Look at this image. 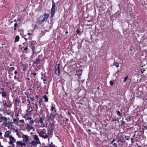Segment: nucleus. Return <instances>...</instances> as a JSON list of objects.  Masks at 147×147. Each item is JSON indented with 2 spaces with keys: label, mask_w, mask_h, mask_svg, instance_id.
Here are the masks:
<instances>
[{
  "label": "nucleus",
  "mask_w": 147,
  "mask_h": 147,
  "mask_svg": "<svg viewBox=\"0 0 147 147\" xmlns=\"http://www.w3.org/2000/svg\"><path fill=\"white\" fill-rule=\"evenodd\" d=\"M22 66L23 67V70H24L25 68V66L24 65L22 64Z\"/></svg>",
  "instance_id": "4c0bfd02"
},
{
  "label": "nucleus",
  "mask_w": 147,
  "mask_h": 147,
  "mask_svg": "<svg viewBox=\"0 0 147 147\" xmlns=\"http://www.w3.org/2000/svg\"><path fill=\"white\" fill-rule=\"evenodd\" d=\"M2 95L3 97L5 98L7 97V95L6 93L4 91H3L2 92Z\"/></svg>",
  "instance_id": "aec40b11"
},
{
  "label": "nucleus",
  "mask_w": 147,
  "mask_h": 147,
  "mask_svg": "<svg viewBox=\"0 0 147 147\" xmlns=\"http://www.w3.org/2000/svg\"><path fill=\"white\" fill-rule=\"evenodd\" d=\"M4 147L3 146H1V147Z\"/></svg>",
  "instance_id": "774afa93"
},
{
  "label": "nucleus",
  "mask_w": 147,
  "mask_h": 147,
  "mask_svg": "<svg viewBox=\"0 0 147 147\" xmlns=\"http://www.w3.org/2000/svg\"><path fill=\"white\" fill-rule=\"evenodd\" d=\"M2 122V116L0 117V123Z\"/></svg>",
  "instance_id": "f704fd0d"
},
{
  "label": "nucleus",
  "mask_w": 147,
  "mask_h": 147,
  "mask_svg": "<svg viewBox=\"0 0 147 147\" xmlns=\"http://www.w3.org/2000/svg\"><path fill=\"white\" fill-rule=\"evenodd\" d=\"M33 137H34V140L38 143L39 144H40L41 143L40 141L38 136L37 135H34L33 136Z\"/></svg>",
  "instance_id": "9b49d317"
},
{
  "label": "nucleus",
  "mask_w": 147,
  "mask_h": 147,
  "mask_svg": "<svg viewBox=\"0 0 147 147\" xmlns=\"http://www.w3.org/2000/svg\"><path fill=\"white\" fill-rule=\"evenodd\" d=\"M28 49V48H27V47H26L25 48H24V50H25V51H26V50H27V49Z\"/></svg>",
  "instance_id": "09e8293b"
},
{
  "label": "nucleus",
  "mask_w": 147,
  "mask_h": 147,
  "mask_svg": "<svg viewBox=\"0 0 147 147\" xmlns=\"http://www.w3.org/2000/svg\"><path fill=\"white\" fill-rule=\"evenodd\" d=\"M55 115H53L52 113H51V115L48 118V120L49 121L53 120V119L55 117Z\"/></svg>",
  "instance_id": "ddd939ff"
},
{
  "label": "nucleus",
  "mask_w": 147,
  "mask_h": 147,
  "mask_svg": "<svg viewBox=\"0 0 147 147\" xmlns=\"http://www.w3.org/2000/svg\"><path fill=\"white\" fill-rule=\"evenodd\" d=\"M114 146L115 147H117V145L116 143H114L113 144Z\"/></svg>",
  "instance_id": "c03bdc74"
},
{
  "label": "nucleus",
  "mask_w": 147,
  "mask_h": 147,
  "mask_svg": "<svg viewBox=\"0 0 147 147\" xmlns=\"http://www.w3.org/2000/svg\"><path fill=\"white\" fill-rule=\"evenodd\" d=\"M3 105L4 106V107L5 108H10L11 107L7 101H3Z\"/></svg>",
  "instance_id": "0eeeda50"
},
{
  "label": "nucleus",
  "mask_w": 147,
  "mask_h": 147,
  "mask_svg": "<svg viewBox=\"0 0 147 147\" xmlns=\"http://www.w3.org/2000/svg\"><path fill=\"white\" fill-rule=\"evenodd\" d=\"M27 128L31 129L33 128V127L32 126H31L27 124Z\"/></svg>",
  "instance_id": "4be33fe9"
},
{
  "label": "nucleus",
  "mask_w": 147,
  "mask_h": 147,
  "mask_svg": "<svg viewBox=\"0 0 147 147\" xmlns=\"http://www.w3.org/2000/svg\"><path fill=\"white\" fill-rule=\"evenodd\" d=\"M35 96L36 98H38V95H36Z\"/></svg>",
  "instance_id": "5fc2aeb1"
},
{
  "label": "nucleus",
  "mask_w": 147,
  "mask_h": 147,
  "mask_svg": "<svg viewBox=\"0 0 147 147\" xmlns=\"http://www.w3.org/2000/svg\"><path fill=\"white\" fill-rule=\"evenodd\" d=\"M30 144H31L32 145L34 146H36L39 143L34 140H32L31 142L30 141Z\"/></svg>",
  "instance_id": "f8f14e48"
},
{
  "label": "nucleus",
  "mask_w": 147,
  "mask_h": 147,
  "mask_svg": "<svg viewBox=\"0 0 147 147\" xmlns=\"http://www.w3.org/2000/svg\"><path fill=\"white\" fill-rule=\"evenodd\" d=\"M121 124L122 125H124L125 124V122L123 121H122L121 122Z\"/></svg>",
  "instance_id": "ea45409f"
},
{
  "label": "nucleus",
  "mask_w": 147,
  "mask_h": 147,
  "mask_svg": "<svg viewBox=\"0 0 147 147\" xmlns=\"http://www.w3.org/2000/svg\"><path fill=\"white\" fill-rule=\"evenodd\" d=\"M52 7L51 10V17L52 18L55 13V3L54 2L53 0L52 1Z\"/></svg>",
  "instance_id": "f03ea898"
},
{
  "label": "nucleus",
  "mask_w": 147,
  "mask_h": 147,
  "mask_svg": "<svg viewBox=\"0 0 147 147\" xmlns=\"http://www.w3.org/2000/svg\"><path fill=\"white\" fill-rule=\"evenodd\" d=\"M11 133L9 132V131H7L5 133L4 135V136L5 137H9V136H10L9 135Z\"/></svg>",
  "instance_id": "dca6fc26"
},
{
  "label": "nucleus",
  "mask_w": 147,
  "mask_h": 147,
  "mask_svg": "<svg viewBox=\"0 0 147 147\" xmlns=\"http://www.w3.org/2000/svg\"><path fill=\"white\" fill-rule=\"evenodd\" d=\"M22 138L23 139V142L26 145L30 144V139H29V136L27 135H24L22 136Z\"/></svg>",
  "instance_id": "f257e3e1"
},
{
  "label": "nucleus",
  "mask_w": 147,
  "mask_h": 147,
  "mask_svg": "<svg viewBox=\"0 0 147 147\" xmlns=\"http://www.w3.org/2000/svg\"><path fill=\"white\" fill-rule=\"evenodd\" d=\"M117 115L119 116H121V114L120 112L119 111H117Z\"/></svg>",
  "instance_id": "a878e982"
},
{
  "label": "nucleus",
  "mask_w": 147,
  "mask_h": 147,
  "mask_svg": "<svg viewBox=\"0 0 147 147\" xmlns=\"http://www.w3.org/2000/svg\"><path fill=\"white\" fill-rule=\"evenodd\" d=\"M114 141H115V140H113L112 141V142H111V144H112V143H113V142H114Z\"/></svg>",
  "instance_id": "603ef678"
},
{
  "label": "nucleus",
  "mask_w": 147,
  "mask_h": 147,
  "mask_svg": "<svg viewBox=\"0 0 147 147\" xmlns=\"http://www.w3.org/2000/svg\"><path fill=\"white\" fill-rule=\"evenodd\" d=\"M80 31L79 29H77L76 31V32L77 33H79L80 32Z\"/></svg>",
  "instance_id": "37998d69"
},
{
  "label": "nucleus",
  "mask_w": 147,
  "mask_h": 147,
  "mask_svg": "<svg viewBox=\"0 0 147 147\" xmlns=\"http://www.w3.org/2000/svg\"><path fill=\"white\" fill-rule=\"evenodd\" d=\"M15 102H19V100H18V99H16L15 100Z\"/></svg>",
  "instance_id": "a18cd8bd"
},
{
  "label": "nucleus",
  "mask_w": 147,
  "mask_h": 147,
  "mask_svg": "<svg viewBox=\"0 0 147 147\" xmlns=\"http://www.w3.org/2000/svg\"><path fill=\"white\" fill-rule=\"evenodd\" d=\"M141 132H142V133H144V131H141Z\"/></svg>",
  "instance_id": "052dcab7"
},
{
  "label": "nucleus",
  "mask_w": 147,
  "mask_h": 147,
  "mask_svg": "<svg viewBox=\"0 0 147 147\" xmlns=\"http://www.w3.org/2000/svg\"><path fill=\"white\" fill-rule=\"evenodd\" d=\"M9 138L10 140V141L9 142V144L11 145L14 144L13 143L16 142V140L14 138V137L12 136H9Z\"/></svg>",
  "instance_id": "423d86ee"
},
{
  "label": "nucleus",
  "mask_w": 147,
  "mask_h": 147,
  "mask_svg": "<svg viewBox=\"0 0 147 147\" xmlns=\"http://www.w3.org/2000/svg\"><path fill=\"white\" fill-rule=\"evenodd\" d=\"M146 69H145L144 68H141V71L142 73H143L144 72V71H146Z\"/></svg>",
  "instance_id": "cd10ccee"
},
{
  "label": "nucleus",
  "mask_w": 147,
  "mask_h": 147,
  "mask_svg": "<svg viewBox=\"0 0 147 147\" xmlns=\"http://www.w3.org/2000/svg\"><path fill=\"white\" fill-rule=\"evenodd\" d=\"M44 20H47L48 18L49 15L48 14H45L42 15Z\"/></svg>",
  "instance_id": "6ab92c4d"
},
{
  "label": "nucleus",
  "mask_w": 147,
  "mask_h": 147,
  "mask_svg": "<svg viewBox=\"0 0 147 147\" xmlns=\"http://www.w3.org/2000/svg\"><path fill=\"white\" fill-rule=\"evenodd\" d=\"M99 87H97V89H99Z\"/></svg>",
  "instance_id": "0e129e2a"
},
{
  "label": "nucleus",
  "mask_w": 147,
  "mask_h": 147,
  "mask_svg": "<svg viewBox=\"0 0 147 147\" xmlns=\"http://www.w3.org/2000/svg\"><path fill=\"white\" fill-rule=\"evenodd\" d=\"M45 117H40L39 119L38 120V123H39L40 124H42L43 123V121L45 120Z\"/></svg>",
  "instance_id": "4468645a"
},
{
  "label": "nucleus",
  "mask_w": 147,
  "mask_h": 147,
  "mask_svg": "<svg viewBox=\"0 0 147 147\" xmlns=\"http://www.w3.org/2000/svg\"><path fill=\"white\" fill-rule=\"evenodd\" d=\"M19 38H20L18 36H16L15 37L14 42H16L18 41L19 40Z\"/></svg>",
  "instance_id": "412c9836"
},
{
  "label": "nucleus",
  "mask_w": 147,
  "mask_h": 147,
  "mask_svg": "<svg viewBox=\"0 0 147 147\" xmlns=\"http://www.w3.org/2000/svg\"><path fill=\"white\" fill-rule=\"evenodd\" d=\"M146 74H147V68H146Z\"/></svg>",
  "instance_id": "69168bd1"
},
{
  "label": "nucleus",
  "mask_w": 147,
  "mask_h": 147,
  "mask_svg": "<svg viewBox=\"0 0 147 147\" xmlns=\"http://www.w3.org/2000/svg\"><path fill=\"white\" fill-rule=\"evenodd\" d=\"M35 106H36V107L38 106L37 103H36V104L35 105Z\"/></svg>",
  "instance_id": "6e6d98bb"
},
{
  "label": "nucleus",
  "mask_w": 147,
  "mask_h": 147,
  "mask_svg": "<svg viewBox=\"0 0 147 147\" xmlns=\"http://www.w3.org/2000/svg\"><path fill=\"white\" fill-rule=\"evenodd\" d=\"M14 123L13 122L9 121V126L10 127V126H12L13 125V124Z\"/></svg>",
  "instance_id": "c85d7f7f"
},
{
  "label": "nucleus",
  "mask_w": 147,
  "mask_h": 147,
  "mask_svg": "<svg viewBox=\"0 0 147 147\" xmlns=\"http://www.w3.org/2000/svg\"><path fill=\"white\" fill-rule=\"evenodd\" d=\"M54 109H55V108L53 106H52L51 107V110L53 111Z\"/></svg>",
  "instance_id": "58836bf2"
},
{
  "label": "nucleus",
  "mask_w": 147,
  "mask_h": 147,
  "mask_svg": "<svg viewBox=\"0 0 147 147\" xmlns=\"http://www.w3.org/2000/svg\"><path fill=\"white\" fill-rule=\"evenodd\" d=\"M116 74H117V73H116L114 75H115V76H116Z\"/></svg>",
  "instance_id": "e2e57ef3"
},
{
  "label": "nucleus",
  "mask_w": 147,
  "mask_h": 147,
  "mask_svg": "<svg viewBox=\"0 0 147 147\" xmlns=\"http://www.w3.org/2000/svg\"><path fill=\"white\" fill-rule=\"evenodd\" d=\"M10 69L11 71H13L15 70V68L14 67H10Z\"/></svg>",
  "instance_id": "7c9ffc66"
},
{
  "label": "nucleus",
  "mask_w": 147,
  "mask_h": 147,
  "mask_svg": "<svg viewBox=\"0 0 147 147\" xmlns=\"http://www.w3.org/2000/svg\"><path fill=\"white\" fill-rule=\"evenodd\" d=\"M42 102V99H40V100L39 101V103L40 104V105H41V103Z\"/></svg>",
  "instance_id": "79ce46f5"
},
{
  "label": "nucleus",
  "mask_w": 147,
  "mask_h": 147,
  "mask_svg": "<svg viewBox=\"0 0 147 147\" xmlns=\"http://www.w3.org/2000/svg\"><path fill=\"white\" fill-rule=\"evenodd\" d=\"M17 25H17V24L16 23H15V24H14V27H16V26H17Z\"/></svg>",
  "instance_id": "49530a36"
},
{
  "label": "nucleus",
  "mask_w": 147,
  "mask_h": 147,
  "mask_svg": "<svg viewBox=\"0 0 147 147\" xmlns=\"http://www.w3.org/2000/svg\"><path fill=\"white\" fill-rule=\"evenodd\" d=\"M15 146L14 144H12L11 145V146H8V147H15Z\"/></svg>",
  "instance_id": "c9c22d12"
},
{
  "label": "nucleus",
  "mask_w": 147,
  "mask_h": 147,
  "mask_svg": "<svg viewBox=\"0 0 147 147\" xmlns=\"http://www.w3.org/2000/svg\"><path fill=\"white\" fill-rule=\"evenodd\" d=\"M128 78V76H127L124 78L123 80V82H125L127 80Z\"/></svg>",
  "instance_id": "c756f323"
},
{
  "label": "nucleus",
  "mask_w": 147,
  "mask_h": 147,
  "mask_svg": "<svg viewBox=\"0 0 147 147\" xmlns=\"http://www.w3.org/2000/svg\"><path fill=\"white\" fill-rule=\"evenodd\" d=\"M40 60L38 58H37L35 60L34 62L36 64H38V62L40 61Z\"/></svg>",
  "instance_id": "b1692460"
},
{
  "label": "nucleus",
  "mask_w": 147,
  "mask_h": 147,
  "mask_svg": "<svg viewBox=\"0 0 147 147\" xmlns=\"http://www.w3.org/2000/svg\"><path fill=\"white\" fill-rule=\"evenodd\" d=\"M68 33V32L67 31H66L65 32V33L66 34H67Z\"/></svg>",
  "instance_id": "4d7b16f0"
},
{
  "label": "nucleus",
  "mask_w": 147,
  "mask_h": 147,
  "mask_svg": "<svg viewBox=\"0 0 147 147\" xmlns=\"http://www.w3.org/2000/svg\"><path fill=\"white\" fill-rule=\"evenodd\" d=\"M110 84L111 86H112L113 84V81H110Z\"/></svg>",
  "instance_id": "2f4dec72"
},
{
  "label": "nucleus",
  "mask_w": 147,
  "mask_h": 147,
  "mask_svg": "<svg viewBox=\"0 0 147 147\" xmlns=\"http://www.w3.org/2000/svg\"><path fill=\"white\" fill-rule=\"evenodd\" d=\"M131 142L132 143H134V139H133V138H131Z\"/></svg>",
  "instance_id": "a19ab883"
},
{
  "label": "nucleus",
  "mask_w": 147,
  "mask_h": 147,
  "mask_svg": "<svg viewBox=\"0 0 147 147\" xmlns=\"http://www.w3.org/2000/svg\"><path fill=\"white\" fill-rule=\"evenodd\" d=\"M44 21L45 20L42 16H40V17L38 18V21L39 23H41Z\"/></svg>",
  "instance_id": "f3484780"
},
{
  "label": "nucleus",
  "mask_w": 147,
  "mask_h": 147,
  "mask_svg": "<svg viewBox=\"0 0 147 147\" xmlns=\"http://www.w3.org/2000/svg\"><path fill=\"white\" fill-rule=\"evenodd\" d=\"M9 120L10 118H8V119L5 116H2V125L4 124V123L5 122L6 120Z\"/></svg>",
  "instance_id": "a211bd4d"
},
{
  "label": "nucleus",
  "mask_w": 147,
  "mask_h": 147,
  "mask_svg": "<svg viewBox=\"0 0 147 147\" xmlns=\"http://www.w3.org/2000/svg\"><path fill=\"white\" fill-rule=\"evenodd\" d=\"M36 109H38V106H37V107H36Z\"/></svg>",
  "instance_id": "bf43d9fd"
},
{
  "label": "nucleus",
  "mask_w": 147,
  "mask_h": 147,
  "mask_svg": "<svg viewBox=\"0 0 147 147\" xmlns=\"http://www.w3.org/2000/svg\"><path fill=\"white\" fill-rule=\"evenodd\" d=\"M8 119L6 120L5 122L4 123V124L3 125L5 127L8 128V129L9 128V121H8Z\"/></svg>",
  "instance_id": "9d476101"
},
{
  "label": "nucleus",
  "mask_w": 147,
  "mask_h": 147,
  "mask_svg": "<svg viewBox=\"0 0 147 147\" xmlns=\"http://www.w3.org/2000/svg\"><path fill=\"white\" fill-rule=\"evenodd\" d=\"M2 134V133H1V132L0 133V136H1Z\"/></svg>",
  "instance_id": "13d9d810"
},
{
  "label": "nucleus",
  "mask_w": 147,
  "mask_h": 147,
  "mask_svg": "<svg viewBox=\"0 0 147 147\" xmlns=\"http://www.w3.org/2000/svg\"><path fill=\"white\" fill-rule=\"evenodd\" d=\"M20 122H21V123H24V121L23 119H22V120H20Z\"/></svg>",
  "instance_id": "473e14b6"
},
{
  "label": "nucleus",
  "mask_w": 147,
  "mask_h": 147,
  "mask_svg": "<svg viewBox=\"0 0 147 147\" xmlns=\"http://www.w3.org/2000/svg\"><path fill=\"white\" fill-rule=\"evenodd\" d=\"M82 73V71L81 70H80L76 72V74L75 75H77L79 77V79H78V82H80V79L81 78V76Z\"/></svg>",
  "instance_id": "39448f33"
},
{
  "label": "nucleus",
  "mask_w": 147,
  "mask_h": 147,
  "mask_svg": "<svg viewBox=\"0 0 147 147\" xmlns=\"http://www.w3.org/2000/svg\"><path fill=\"white\" fill-rule=\"evenodd\" d=\"M26 146L25 144L22 141H17L16 142V147H23Z\"/></svg>",
  "instance_id": "20e7f679"
},
{
  "label": "nucleus",
  "mask_w": 147,
  "mask_h": 147,
  "mask_svg": "<svg viewBox=\"0 0 147 147\" xmlns=\"http://www.w3.org/2000/svg\"><path fill=\"white\" fill-rule=\"evenodd\" d=\"M27 119L30 120V121L32 120V118L30 117H28Z\"/></svg>",
  "instance_id": "e433bc0d"
},
{
  "label": "nucleus",
  "mask_w": 147,
  "mask_h": 147,
  "mask_svg": "<svg viewBox=\"0 0 147 147\" xmlns=\"http://www.w3.org/2000/svg\"><path fill=\"white\" fill-rule=\"evenodd\" d=\"M60 71V64H58L55 67V73L59 75V74Z\"/></svg>",
  "instance_id": "1a4fd4ad"
},
{
  "label": "nucleus",
  "mask_w": 147,
  "mask_h": 147,
  "mask_svg": "<svg viewBox=\"0 0 147 147\" xmlns=\"http://www.w3.org/2000/svg\"><path fill=\"white\" fill-rule=\"evenodd\" d=\"M32 49L33 51V53H34V50L35 49V47L34 46H33L32 45L31 46Z\"/></svg>",
  "instance_id": "bb28decb"
},
{
  "label": "nucleus",
  "mask_w": 147,
  "mask_h": 147,
  "mask_svg": "<svg viewBox=\"0 0 147 147\" xmlns=\"http://www.w3.org/2000/svg\"><path fill=\"white\" fill-rule=\"evenodd\" d=\"M16 27H15L14 28V30H15L16 29Z\"/></svg>",
  "instance_id": "338daca9"
},
{
  "label": "nucleus",
  "mask_w": 147,
  "mask_h": 147,
  "mask_svg": "<svg viewBox=\"0 0 147 147\" xmlns=\"http://www.w3.org/2000/svg\"><path fill=\"white\" fill-rule=\"evenodd\" d=\"M114 65L117 67H118L119 66V64L117 62L114 63Z\"/></svg>",
  "instance_id": "393cba45"
},
{
  "label": "nucleus",
  "mask_w": 147,
  "mask_h": 147,
  "mask_svg": "<svg viewBox=\"0 0 147 147\" xmlns=\"http://www.w3.org/2000/svg\"><path fill=\"white\" fill-rule=\"evenodd\" d=\"M118 142H120L121 143H123L125 142V141L124 140V138L122 136L118 138Z\"/></svg>",
  "instance_id": "2eb2a0df"
},
{
  "label": "nucleus",
  "mask_w": 147,
  "mask_h": 147,
  "mask_svg": "<svg viewBox=\"0 0 147 147\" xmlns=\"http://www.w3.org/2000/svg\"><path fill=\"white\" fill-rule=\"evenodd\" d=\"M39 136L43 138L46 139L48 138L49 136L47 135H45V132L44 131H40L38 133Z\"/></svg>",
  "instance_id": "7ed1b4c3"
},
{
  "label": "nucleus",
  "mask_w": 147,
  "mask_h": 147,
  "mask_svg": "<svg viewBox=\"0 0 147 147\" xmlns=\"http://www.w3.org/2000/svg\"><path fill=\"white\" fill-rule=\"evenodd\" d=\"M16 119H13V122L15 123L16 122Z\"/></svg>",
  "instance_id": "8fccbe9b"
},
{
  "label": "nucleus",
  "mask_w": 147,
  "mask_h": 147,
  "mask_svg": "<svg viewBox=\"0 0 147 147\" xmlns=\"http://www.w3.org/2000/svg\"><path fill=\"white\" fill-rule=\"evenodd\" d=\"M15 131L16 133V135L20 138H22V136L24 135L22 132H19L17 129H16Z\"/></svg>",
  "instance_id": "6e6552de"
},
{
  "label": "nucleus",
  "mask_w": 147,
  "mask_h": 147,
  "mask_svg": "<svg viewBox=\"0 0 147 147\" xmlns=\"http://www.w3.org/2000/svg\"><path fill=\"white\" fill-rule=\"evenodd\" d=\"M17 73H18L16 71H15V72H14L15 74H17Z\"/></svg>",
  "instance_id": "3c124183"
},
{
  "label": "nucleus",
  "mask_w": 147,
  "mask_h": 147,
  "mask_svg": "<svg viewBox=\"0 0 147 147\" xmlns=\"http://www.w3.org/2000/svg\"><path fill=\"white\" fill-rule=\"evenodd\" d=\"M43 98L45 99V102H47L48 101V99L47 98V96L46 95L44 96H43Z\"/></svg>",
  "instance_id": "5701e85b"
},
{
  "label": "nucleus",
  "mask_w": 147,
  "mask_h": 147,
  "mask_svg": "<svg viewBox=\"0 0 147 147\" xmlns=\"http://www.w3.org/2000/svg\"><path fill=\"white\" fill-rule=\"evenodd\" d=\"M66 120L67 121H68V119H66Z\"/></svg>",
  "instance_id": "680f3d73"
},
{
  "label": "nucleus",
  "mask_w": 147,
  "mask_h": 147,
  "mask_svg": "<svg viewBox=\"0 0 147 147\" xmlns=\"http://www.w3.org/2000/svg\"><path fill=\"white\" fill-rule=\"evenodd\" d=\"M34 123V121L33 120H32L30 121V123L31 124H33Z\"/></svg>",
  "instance_id": "72a5a7b5"
},
{
  "label": "nucleus",
  "mask_w": 147,
  "mask_h": 147,
  "mask_svg": "<svg viewBox=\"0 0 147 147\" xmlns=\"http://www.w3.org/2000/svg\"><path fill=\"white\" fill-rule=\"evenodd\" d=\"M28 35H32V34L31 33H28Z\"/></svg>",
  "instance_id": "864d4df0"
},
{
  "label": "nucleus",
  "mask_w": 147,
  "mask_h": 147,
  "mask_svg": "<svg viewBox=\"0 0 147 147\" xmlns=\"http://www.w3.org/2000/svg\"><path fill=\"white\" fill-rule=\"evenodd\" d=\"M31 74H34L35 76H36V73H31Z\"/></svg>",
  "instance_id": "de8ad7c7"
}]
</instances>
